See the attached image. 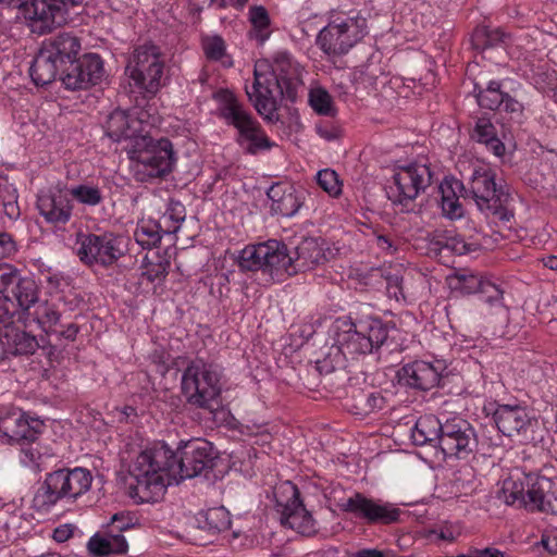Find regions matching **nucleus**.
<instances>
[{
	"mask_svg": "<svg viewBox=\"0 0 557 557\" xmlns=\"http://www.w3.org/2000/svg\"><path fill=\"white\" fill-rule=\"evenodd\" d=\"M350 557H384V555L377 549H361Z\"/></svg>",
	"mask_w": 557,
	"mask_h": 557,
	"instance_id": "774afa93",
	"label": "nucleus"
},
{
	"mask_svg": "<svg viewBox=\"0 0 557 557\" xmlns=\"http://www.w3.org/2000/svg\"><path fill=\"white\" fill-rule=\"evenodd\" d=\"M77 243V255L81 261L88 265H111L126 250L125 238L113 233L81 234Z\"/></svg>",
	"mask_w": 557,
	"mask_h": 557,
	"instance_id": "f8f14e48",
	"label": "nucleus"
},
{
	"mask_svg": "<svg viewBox=\"0 0 557 557\" xmlns=\"http://www.w3.org/2000/svg\"><path fill=\"white\" fill-rule=\"evenodd\" d=\"M37 209L47 223L66 224L73 211L67 189L57 185L40 190L37 197Z\"/></svg>",
	"mask_w": 557,
	"mask_h": 557,
	"instance_id": "aec40b11",
	"label": "nucleus"
},
{
	"mask_svg": "<svg viewBox=\"0 0 557 557\" xmlns=\"http://www.w3.org/2000/svg\"><path fill=\"white\" fill-rule=\"evenodd\" d=\"M159 122V116L147 109H134L131 112L115 110L108 117L106 134L114 141L126 140L133 144L146 128L156 127Z\"/></svg>",
	"mask_w": 557,
	"mask_h": 557,
	"instance_id": "2eb2a0df",
	"label": "nucleus"
},
{
	"mask_svg": "<svg viewBox=\"0 0 557 557\" xmlns=\"http://www.w3.org/2000/svg\"><path fill=\"white\" fill-rule=\"evenodd\" d=\"M476 101L480 107L495 110L504 102V94L496 91H480L476 95Z\"/></svg>",
	"mask_w": 557,
	"mask_h": 557,
	"instance_id": "09e8293b",
	"label": "nucleus"
},
{
	"mask_svg": "<svg viewBox=\"0 0 557 557\" xmlns=\"http://www.w3.org/2000/svg\"><path fill=\"white\" fill-rule=\"evenodd\" d=\"M183 392L188 401L212 409L221 393L220 372L202 360L193 361L183 373Z\"/></svg>",
	"mask_w": 557,
	"mask_h": 557,
	"instance_id": "9b49d317",
	"label": "nucleus"
},
{
	"mask_svg": "<svg viewBox=\"0 0 557 557\" xmlns=\"http://www.w3.org/2000/svg\"><path fill=\"white\" fill-rule=\"evenodd\" d=\"M401 283L403 280L397 275H393L387 278L386 293L389 298H393L396 301L405 300Z\"/></svg>",
	"mask_w": 557,
	"mask_h": 557,
	"instance_id": "864d4df0",
	"label": "nucleus"
},
{
	"mask_svg": "<svg viewBox=\"0 0 557 557\" xmlns=\"http://www.w3.org/2000/svg\"><path fill=\"white\" fill-rule=\"evenodd\" d=\"M295 255L296 257L290 255V268L293 271H284L286 275L310 270L323 263L326 260L324 240L320 238H306L297 246Z\"/></svg>",
	"mask_w": 557,
	"mask_h": 557,
	"instance_id": "cd10ccee",
	"label": "nucleus"
},
{
	"mask_svg": "<svg viewBox=\"0 0 557 557\" xmlns=\"http://www.w3.org/2000/svg\"><path fill=\"white\" fill-rule=\"evenodd\" d=\"M445 247L450 248L458 255L467 252V244L460 236H448L444 244Z\"/></svg>",
	"mask_w": 557,
	"mask_h": 557,
	"instance_id": "13d9d810",
	"label": "nucleus"
},
{
	"mask_svg": "<svg viewBox=\"0 0 557 557\" xmlns=\"http://www.w3.org/2000/svg\"><path fill=\"white\" fill-rule=\"evenodd\" d=\"M367 20L358 12H332L319 32L317 45L329 55L347 53L367 34Z\"/></svg>",
	"mask_w": 557,
	"mask_h": 557,
	"instance_id": "423d86ee",
	"label": "nucleus"
},
{
	"mask_svg": "<svg viewBox=\"0 0 557 557\" xmlns=\"http://www.w3.org/2000/svg\"><path fill=\"white\" fill-rule=\"evenodd\" d=\"M430 181L431 172L424 164L397 165L386 188L387 197L394 203L405 205L414 200Z\"/></svg>",
	"mask_w": 557,
	"mask_h": 557,
	"instance_id": "4468645a",
	"label": "nucleus"
},
{
	"mask_svg": "<svg viewBox=\"0 0 557 557\" xmlns=\"http://www.w3.org/2000/svg\"><path fill=\"white\" fill-rule=\"evenodd\" d=\"M72 534V530L67 525L59 527L53 532V539L57 542H65Z\"/></svg>",
	"mask_w": 557,
	"mask_h": 557,
	"instance_id": "338daca9",
	"label": "nucleus"
},
{
	"mask_svg": "<svg viewBox=\"0 0 557 557\" xmlns=\"http://www.w3.org/2000/svg\"><path fill=\"white\" fill-rule=\"evenodd\" d=\"M132 161L136 163V174L141 182L169 174L176 162L172 143L164 137L153 138L150 128L125 147Z\"/></svg>",
	"mask_w": 557,
	"mask_h": 557,
	"instance_id": "7ed1b4c3",
	"label": "nucleus"
},
{
	"mask_svg": "<svg viewBox=\"0 0 557 557\" xmlns=\"http://www.w3.org/2000/svg\"><path fill=\"white\" fill-rule=\"evenodd\" d=\"M444 369L440 360H416L401 368L399 381L410 387L428 391L438 384Z\"/></svg>",
	"mask_w": 557,
	"mask_h": 557,
	"instance_id": "b1692460",
	"label": "nucleus"
},
{
	"mask_svg": "<svg viewBox=\"0 0 557 557\" xmlns=\"http://www.w3.org/2000/svg\"><path fill=\"white\" fill-rule=\"evenodd\" d=\"M527 487H525V500L529 499L531 503L539 506L541 509H544V503L546 500V495L544 493V487L550 484V481L546 478H536L525 476Z\"/></svg>",
	"mask_w": 557,
	"mask_h": 557,
	"instance_id": "79ce46f5",
	"label": "nucleus"
},
{
	"mask_svg": "<svg viewBox=\"0 0 557 557\" xmlns=\"http://www.w3.org/2000/svg\"><path fill=\"white\" fill-rule=\"evenodd\" d=\"M206 55L212 60H221L224 57L225 44L219 36L207 37L202 41Z\"/></svg>",
	"mask_w": 557,
	"mask_h": 557,
	"instance_id": "de8ad7c7",
	"label": "nucleus"
},
{
	"mask_svg": "<svg viewBox=\"0 0 557 557\" xmlns=\"http://www.w3.org/2000/svg\"><path fill=\"white\" fill-rule=\"evenodd\" d=\"M39 288L30 277L20 276L10 290V297L15 300L16 310L28 313L39 302Z\"/></svg>",
	"mask_w": 557,
	"mask_h": 557,
	"instance_id": "2f4dec72",
	"label": "nucleus"
},
{
	"mask_svg": "<svg viewBox=\"0 0 557 557\" xmlns=\"http://www.w3.org/2000/svg\"><path fill=\"white\" fill-rule=\"evenodd\" d=\"M185 218L186 210L183 203L171 200L159 220L162 225L163 233L175 234L181 228Z\"/></svg>",
	"mask_w": 557,
	"mask_h": 557,
	"instance_id": "4c0bfd02",
	"label": "nucleus"
},
{
	"mask_svg": "<svg viewBox=\"0 0 557 557\" xmlns=\"http://www.w3.org/2000/svg\"><path fill=\"white\" fill-rule=\"evenodd\" d=\"M38 347L35 336L20 329H0V361L10 355L33 354Z\"/></svg>",
	"mask_w": 557,
	"mask_h": 557,
	"instance_id": "c85d7f7f",
	"label": "nucleus"
},
{
	"mask_svg": "<svg viewBox=\"0 0 557 557\" xmlns=\"http://www.w3.org/2000/svg\"><path fill=\"white\" fill-rule=\"evenodd\" d=\"M238 265L245 271H262L272 276L285 275L284 271H293L286 245L274 239L247 245L239 252Z\"/></svg>",
	"mask_w": 557,
	"mask_h": 557,
	"instance_id": "1a4fd4ad",
	"label": "nucleus"
},
{
	"mask_svg": "<svg viewBox=\"0 0 557 557\" xmlns=\"http://www.w3.org/2000/svg\"><path fill=\"white\" fill-rule=\"evenodd\" d=\"M302 69L286 51L275 53L271 59L256 61L253 83L246 87L249 100L258 113L268 121L277 119V96L292 98L300 84Z\"/></svg>",
	"mask_w": 557,
	"mask_h": 557,
	"instance_id": "f257e3e1",
	"label": "nucleus"
},
{
	"mask_svg": "<svg viewBox=\"0 0 557 557\" xmlns=\"http://www.w3.org/2000/svg\"><path fill=\"white\" fill-rule=\"evenodd\" d=\"M443 424L432 414L420 417L411 431V438L416 445H434L440 442Z\"/></svg>",
	"mask_w": 557,
	"mask_h": 557,
	"instance_id": "473e14b6",
	"label": "nucleus"
},
{
	"mask_svg": "<svg viewBox=\"0 0 557 557\" xmlns=\"http://www.w3.org/2000/svg\"><path fill=\"white\" fill-rule=\"evenodd\" d=\"M210 5H214L216 8H225L226 5H232L238 10H242L248 0H208Z\"/></svg>",
	"mask_w": 557,
	"mask_h": 557,
	"instance_id": "e2e57ef3",
	"label": "nucleus"
},
{
	"mask_svg": "<svg viewBox=\"0 0 557 557\" xmlns=\"http://www.w3.org/2000/svg\"><path fill=\"white\" fill-rule=\"evenodd\" d=\"M198 521L201 528L213 532L224 531L231 527L230 513L224 507H214L200 512Z\"/></svg>",
	"mask_w": 557,
	"mask_h": 557,
	"instance_id": "e433bc0d",
	"label": "nucleus"
},
{
	"mask_svg": "<svg viewBox=\"0 0 557 557\" xmlns=\"http://www.w3.org/2000/svg\"><path fill=\"white\" fill-rule=\"evenodd\" d=\"M275 495L277 505L284 508V523L302 535H312L315 532V521L299 500L296 485L285 481L275 490Z\"/></svg>",
	"mask_w": 557,
	"mask_h": 557,
	"instance_id": "f3484780",
	"label": "nucleus"
},
{
	"mask_svg": "<svg viewBox=\"0 0 557 557\" xmlns=\"http://www.w3.org/2000/svg\"><path fill=\"white\" fill-rule=\"evenodd\" d=\"M39 454L33 447L23 448L20 453V461L25 467L37 466Z\"/></svg>",
	"mask_w": 557,
	"mask_h": 557,
	"instance_id": "4d7b16f0",
	"label": "nucleus"
},
{
	"mask_svg": "<svg viewBox=\"0 0 557 557\" xmlns=\"http://www.w3.org/2000/svg\"><path fill=\"white\" fill-rule=\"evenodd\" d=\"M26 315L47 335L57 334L61 314L54 305L39 301Z\"/></svg>",
	"mask_w": 557,
	"mask_h": 557,
	"instance_id": "72a5a7b5",
	"label": "nucleus"
},
{
	"mask_svg": "<svg viewBox=\"0 0 557 557\" xmlns=\"http://www.w3.org/2000/svg\"><path fill=\"white\" fill-rule=\"evenodd\" d=\"M525 484L520 480V473L510 475L503 482V494L507 504L525 502Z\"/></svg>",
	"mask_w": 557,
	"mask_h": 557,
	"instance_id": "a19ab883",
	"label": "nucleus"
},
{
	"mask_svg": "<svg viewBox=\"0 0 557 557\" xmlns=\"http://www.w3.org/2000/svg\"><path fill=\"white\" fill-rule=\"evenodd\" d=\"M486 148L491 150L496 157H503L505 153V145L495 136L486 144Z\"/></svg>",
	"mask_w": 557,
	"mask_h": 557,
	"instance_id": "0e129e2a",
	"label": "nucleus"
},
{
	"mask_svg": "<svg viewBox=\"0 0 557 557\" xmlns=\"http://www.w3.org/2000/svg\"><path fill=\"white\" fill-rule=\"evenodd\" d=\"M20 276V272L12 265L0 263V293L10 296V290Z\"/></svg>",
	"mask_w": 557,
	"mask_h": 557,
	"instance_id": "49530a36",
	"label": "nucleus"
},
{
	"mask_svg": "<svg viewBox=\"0 0 557 557\" xmlns=\"http://www.w3.org/2000/svg\"><path fill=\"white\" fill-rule=\"evenodd\" d=\"M462 191L461 182L455 177H445L441 183V208L446 218L457 220L463 216V207L459 201Z\"/></svg>",
	"mask_w": 557,
	"mask_h": 557,
	"instance_id": "7c9ffc66",
	"label": "nucleus"
},
{
	"mask_svg": "<svg viewBox=\"0 0 557 557\" xmlns=\"http://www.w3.org/2000/svg\"><path fill=\"white\" fill-rule=\"evenodd\" d=\"M78 334V326L74 323H70L59 330L57 327V334H53L57 338H64L66 341H74Z\"/></svg>",
	"mask_w": 557,
	"mask_h": 557,
	"instance_id": "052dcab7",
	"label": "nucleus"
},
{
	"mask_svg": "<svg viewBox=\"0 0 557 557\" xmlns=\"http://www.w3.org/2000/svg\"><path fill=\"white\" fill-rule=\"evenodd\" d=\"M92 484V475L86 468L60 469L47 474L42 491L35 496V504L49 510L60 499H76L87 493Z\"/></svg>",
	"mask_w": 557,
	"mask_h": 557,
	"instance_id": "0eeeda50",
	"label": "nucleus"
},
{
	"mask_svg": "<svg viewBox=\"0 0 557 557\" xmlns=\"http://www.w3.org/2000/svg\"><path fill=\"white\" fill-rule=\"evenodd\" d=\"M46 271L47 275L42 277V282L47 283L52 290L57 289L62 281V275L51 268H47Z\"/></svg>",
	"mask_w": 557,
	"mask_h": 557,
	"instance_id": "680f3d73",
	"label": "nucleus"
},
{
	"mask_svg": "<svg viewBox=\"0 0 557 557\" xmlns=\"http://www.w3.org/2000/svg\"><path fill=\"white\" fill-rule=\"evenodd\" d=\"M506 111L512 112V113H521L522 112V104L509 97L508 95H504V102L502 104Z\"/></svg>",
	"mask_w": 557,
	"mask_h": 557,
	"instance_id": "69168bd1",
	"label": "nucleus"
},
{
	"mask_svg": "<svg viewBox=\"0 0 557 557\" xmlns=\"http://www.w3.org/2000/svg\"><path fill=\"white\" fill-rule=\"evenodd\" d=\"M79 50L78 39L69 34L45 41L30 66L33 82L38 86L53 82L59 70L76 58Z\"/></svg>",
	"mask_w": 557,
	"mask_h": 557,
	"instance_id": "6e6552de",
	"label": "nucleus"
},
{
	"mask_svg": "<svg viewBox=\"0 0 557 557\" xmlns=\"http://www.w3.org/2000/svg\"><path fill=\"white\" fill-rule=\"evenodd\" d=\"M248 21L251 25L249 37L259 44L265 42L272 34L271 18L262 5H252L248 10Z\"/></svg>",
	"mask_w": 557,
	"mask_h": 557,
	"instance_id": "f704fd0d",
	"label": "nucleus"
},
{
	"mask_svg": "<svg viewBox=\"0 0 557 557\" xmlns=\"http://www.w3.org/2000/svg\"><path fill=\"white\" fill-rule=\"evenodd\" d=\"M343 510L364 519L368 522L391 523L398 519L399 509L392 504L368 498L362 494H355L343 505Z\"/></svg>",
	"mask_w": 557,
	"mask_h": 557,
	"instance_id": "4be33fe9",
	"label": "nucleus"
},
{
	"mask_svg": "<svg viewBox=\"0 0 557 557\" xmlns=\"http://www.w3.org/2000/svg\"><path fill=\"white\" fill-rule=\"evenodd\" d=\"M215 457L213 445L205 440H191L180 446L177 454L173 451L172 459L175 484L197 476L205 469L212 467Z\"/></svg>",
	"mask_w": 557,
	"mask_h": 557,
	"instance_id": "ddd939ff",
	"label": "nucleus"
},
{
	"mask_svg": "<svg viewBox=\"0 0 557 557\" xmlns=\"http://www.w3.org/2000/svg\"><path fill=\"white\" fill-rule=\"evenodd\" d=\"M317 134L327 140L332 141L341 136V128L335 123L332 122H320L315 125Z\"/></svg>",
	"mask_w": 557,
	"mask_h": 557,
	"instance_id": "603ef678",
	"label": "nucleus"
},
{
	"mask_svg": "<svg viewBox=\"0 0 557 557\" xmlns=\"http://www.w3.org/2000/svg\"><path fill=\"white\" fill-rule=\"evenodd\" d=\"M542 543L550 554H557V529L546 531L543 535Z\"/></svg>",
	"mask_w": 557,
	"mask_h": 557,
	"instance_id": "bf43d9fd",
	"label": "nucleus"
},
{
	"mask_svg": "<svg viewBox=\"0 0 557 557\" xmlns=\"http://www.w3.org/2000/svg\"><path fill=\"white\" fill-rule=\"evenodd\" d=\"M433 534L445 542H454L463 534V525L458 522H444L433 530Z\"/></svg>",
	"mask_w": 557,
	"mask_h": 557,
	"instance_id": "a18cd8bd",
	"label": "nucleus"
},
{
	"mask_svg": "<svg viewBox=\"0 0 557 557\" xmlns=\"http://www.w3.org/2000/svg\"><path fill=\"white\" fill-rule=\"evenodd\" d=\"M493 420L506 436L523 435L536 423L527 407L520 405H497Z\"/></svg>",
	"mask_w": 557,
	"mask_h": 557,
	"instance_id": "5701e85b",
	"label": "nucleus"
},
{
	"mask_svg": "<svg viewBox=\"0 0 557 557\" xmlns=\"http://www.w3.org/2000/svg\"><path fill=\"white\" fill-rule=\"evenodd\" d=\"M163 230L160 221L140 220L135 230V239L143 247L156 245L162 237Z\"/></svg>",
	"mask_w": 557,
	"mask_h": 557,
	"instance_id": "58836bf2",
	"label": "nucleus"
},
{
	"mask_svg": "<svg viewBox=\"0 0 557 557\" xmlns=\"http://www.w3.org/2000/svg\"><path fill=\"white\" fill-rule=\"evenodd\" d=\"M16 251L15 243L8 233H0V259L9 258Z\"/></svg>",
	"mask_w": 557,
	"mask_h": 557,
	"instance_id": "5fc2aeb1",
	"label": "nucleus"
},
{
	"mask_svg": "<svg viewBox=\"0 0 557 557\" xmlns=\"http://www.w3.org/2000/svg\"><path fill=\"white\" fill-rule=\"evenodd\" d=\"M72 59L70 69L61 77L66 89H85L99 84L104 77V67L101 58L96 53H87L77 62Z\"/></svg>",
	"mask_w": 557,
	"mask_h": 557,
	"instance_id": "6ab92c4d",
	"label": "nucleus"
},
{
	"mask_svg": "<svg viewBox=\"0 0 557 557\" xmlns=\"http://www.w3.org/2000/svg\"><path fill=\"white\" fill-rule=\"evenodd\" d=\"M166 275V267L161 263L147 262L144 264L141 272L143 278L149 282H156L162 280Z\"/></svg>",
	"mask_w": 557,
	"mask_h": 557,
	"instance_id": "3c124183",
	"label": "nucleus"
},
{
	"mask_svg": "<svg viewBox=\"0 0 557 557\" xmlns=\"http://www.w3.org/2000/svg\"><path fill=\"white\" fill-rule=\"evenodd\" d=\"M40 421L24 413L11 414L0 420V442L11 444L21 440H34Z\"/></svg>",
	"mask_w": 557,
	"mask_h": 557,
	"instance_id": "bb28decb",
	"label": "nucleus"
},
{
	"mask_svg": "<svg viewBox=\"0 0 557 557\" xmlns=\"http://www.w3.org/2000/svg\"><path fill=\"white\" fill-rule=\"evenodd\" d=\"M15 311L14 300L9 295L0 293V329H18L12 321Z\"/></svg>",
	"mask_w": 557,
	"mask_h": 557,
	"instance_id": "c03bdc74",
	"label": "nucleus"
},
{
	"mask_svg": "<svg viewBox=\"0 0 557 557\" xmlns=\"http://www.w3.org/2000/svg\"><path fill=\"white\" fill-rule=\"evenodd\" d=\"M83 0H0V3L16 8L20 14L32 23L34 30L46 33L67 21L70 8Z\"/></svg>",
	"mask_w": 557,
	"mask_h": 557,
	"instance_id": "9d476101",
	"label": "nucleus"
},
{
	"mask_svg": "<svg viewBox=\"0 0 557 557\" xmlns=\"http://www.w3.org/2000/svg\"><path fill=\"white\" fill-rule=\"evenodd\" d=\"M330 333L333 345L344 356L371 352L387 338V330L379 319H368L357 324L346 319H337Z\"/></svg>",
	"mask_w": 557,
	"mask_h": 557,
	"instance_id": "39448f33",
	"label": "nucleus"
},
{
	"mask_svg": "<svg viewBox=\"0 0 557 557\" xmlns=\"http://www.w3.org/2000/svg\"><path fill=\"white\" fill-rule=\"evenodd\" d=\"M69 195L78 203L87 207H96L103 200L101 188L91 183H81L67 189Z\"/></svg>",
	"mask_w": 557,
	"mask_h": 557,
	"instance_id": "c9c22d12",
	"label": "nucleus"
},
{
	"mask_svg": "<svg viewBox=\"0 0 557 557\" xmlns=\"http://www.w3.org/2000/svg\"><path fill=\"white\" fill-rule=\"evenodd\" d=\"M272 214L292 218L305 201V191L288 183L273 184L268 193Z\"/></svg>",
	"mask_w": 557,
	"mask_h": 557,
	"instance_id": "393cba45",
	"label": "nucleus"
},
{
	"mask_svg": "<svg viewBox=\"0 0 557 557\" xmlns=\"http://www.w3.org/2000/svg\"><path fill=\"white\" fill-rule=\"evenodd\" d=\"M471 190L481 209L496 208L507 198L503 188L497 187L493 171L488 169L473 171L471 175Z\"/></svg>",
	"mask_w": 557,
	"mask_h": 557,
	"instance_id": "a878e982",
	"label": "nucleus"
},
{
	"mask_svg": "<svg viewBox=\"0 0 557 557\" xmlns=\"http://www.w3.org/2000/svg\"><path fill=\"white\" fill-rule=\"evenodd\" d=\"M474 441V431L470 423L460 417H454L443 424L438 447L445 458H462L471 453Z\"/></svg>",
	"mask_w": 557,
	"mask_h": 557,
	"instance_id": "a211bd4d",
	"label": "nucleus"
},
{
	"mask_svg": "<svg viewBox=\"0 0 557 557\" xmlns=\"http://www.w3.org/2000/svg\"><path fill=\"white\" fill-rule=\"evenodd\" d=\"M87 549L95 557H110L125 554L128 544L121 533L100 531L88 540Z\"/></svg>",
	"mask_w": 557,
	"mask_h": 557,
	"instance_id": "c756f323",
	"label": "nucleus"
},
{
	"mask_svg": "<svg viewBox=\"0 0 557 557\" xmlns=\"http://www.w3.org/2000/svg\"><path fill=\"white\" fill-rule=\"evenodd\" d=\"M309 103L313 111L320 115L334 116L336 114L333 97L321 86L310 88Z\"/></svg>",
	"mask_w": 557,
	"mask_h": 557,
	"instance_id": "ea45409f",
	"label": "nucleus"
},
{
	"mask_svg": "<svg viewBox=\"0 0 557 557\" xmlns=\"http://www.w3.org/2000/svg\"><path fill=\"white\" fill-rule=\"evenodd\" d=\"M317 181L319 186L332 197L342 194V182L338 174L332 169H323L318 172Z\"/></svg>",
	"mask_w": 557,
	"mask_h": 557,
	"instance_id": "37998d69",
	"label": "nucleus"
},
{
	"mask_svg": "<svg viewBox=\"0 0 557 557\" xmlns=\"http://www.w3.org/2000/svg\"><path fill=\"white\" fill-rule=\"evenodd\" d=\"M127 72L139 89L154 94L160 87L163 73L159 48L151 44L138 47Z\"/></svg>",
	"mask_w": 557,
	"mask_h": 557,
	"instance_id": "dca6fc26",
	"label": "nucleus"
},
{
	"mask_svg": "<svg viewBox=\"0 0 557 557\" xmlns=\"http://www.w3.org/2000/svg\"><path fill=\"white\" fill-rule=\"evenodd\" d=\"M172 459L173 450L163 442L154 443L135 457L128 472L139 502H154L168 486L175 484Z\"/></svg>",
	"mask_w": 557,
	"mask_h": 557,
	"instance_id": "f03ea898",
	"label": "nucleus"
},
{
	"mask_svg": "<svg viewBox=\"0 0 557 557\" xmlns=\"http://www.w3.org/2000/svg\"><path fill=\"white\" fill-rule=\"evenodd\" d=\"M216 111L227 125L237 129V141L249 152L256 153L260 150H268L273 146L259 123L251 116L236 96L227 90L221 89L214 94Z\"/></svg>",
	"mask_w": 557,
	"mask_h": 557,
	"instance_id": "20e7f679",
	"label": "nucleus"
},
{
	"mask_svg": "<svg viewBox=\"0 0 557 557\" xmlns=\"http://www.w3.org/2000/svg\"><path fill=\"white\" fill-rule=\"evenodd\" d=\"M449 288L460 295L482 293L485 301L492 306L502 304L503 292L495 284L484 280L479 273L461 270L447 276Z\"/></svg>",
	"mask_w": 557,
	"mask_h": 557,
	"instance_id": "412c9836",
	"label": "nucleus"
},
{
	"mask_svg": "<svg viewBox=\"0 0 557 557\" xmlns=\"http://www.w3.org/2000/svg\"><path fill=\"white\" fill-rule=\"evenodd\" d=\"M110 524L114 527L119 532L128 530L134 525L133 519L124 512L113 515L111 517Z\"/></svg>",
	"mask_w": 557,
	"mask_h": 557,
	"instance_id": "6e6d98bb",
	"label": "nucleus"
},
{
	"mask_svg": "<svg viewBox=\"0 0 557 557\" xmlns=\"http://www.w3.org/2000/svg\"><path fill=\"white\" fill-rule=\"evenodd\" d=\"M495 135L494 126L488 120L480 119L475 124L472 137L479 143L486 144Z\"/></svg>",
	"mask_w": 557,
	"mask_h": 557,
	"instance_id": "8fccbe9b",
	"label": "nucleus"
}]
</instances>
